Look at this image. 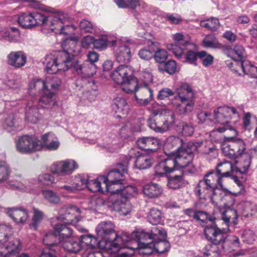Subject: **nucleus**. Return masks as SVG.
<instances>
[{"mask_svg": "<svg viewBox=\"0 0 257 257\" xmlns=\"http://www.w3.org/2000/svg\"><path fill=\"white\" fill-rule=\"evenodd\" d=\"M220 217L226 227L221 229L216 224H213L217 233L216 237H213L214 240L220 242L223 246L224 251L234 250L240 245L239 239L235 236L227 235L226 232L229 230V227L231 224L235 225L238 223L237 211L234 209L227 208L221 212Z\"/></svg>", "mask_w": 257, "mask_h": 257, "instance_id": "obj_1", "label": "nucleus"}, {"mask_svg": "<svg viewBox=\"0 0 257 257\" xmlns=\"http://www.w3.org/2000/svg\"><path fill=\"white\" fill-rule=\"evenodd\" d=\"M173 40L175 44L171 46L170 50L175 57L179 59H184V61L196 65L199 52L192 50L194 45L189 39L182 33H176L173 35Z\"/></svg>", "mask_w": 257, "mask_h": 257, "instance_id": "obj_2", "label": "nucleus"}, {"mask_svg": "<svg viewBox=\"0 0 257 257\" xmlns=\"http://www.w3.org/2000/svg\"><path fill=\"white\" fill-rule=\"evenodd\" d=\"M218 185L222 186L221 177L215 171H210L198 183L196 187V194L200 199H209L213 204L216 205L215 191Z\"/></svg>", "mask_w": 257, "mask_h": 257, "instance_id": "obj_3", "label": "nucleus"}, {"mask_svg": "<svg viewBox=\"0 0 257 257\" xmlns=\"http://www.w3.org/2000/svg\"><path fill=\"white\" fill-rule=\"evenodd\" d=\"M133 235L135 236L137 239L136 243L137 247H135V253L138 252L143 255H150L155 250L153 243V239L158 235L163 236L164 232V229L162 227H154L150 232L141 230V231L134 232Z\"/></svg>", "mask_w": 257, "mask_h": 257, "instance_id": "obj_4", "label": "nucleus"}, {"mask_svg": "<svg viewBox=\"0 0 257 257\" xmlns=\"http://www.w3.org/2000/svg\"><path fill=\"white\" fill-rule=\"evenodd\" d=\"M135 150L132 149L129 154V158L126 157V160L118 164L116 169L110 171L105 176V181L111 194L118 193L123 187L124 174L127 172V165L135 154Z\"/></svg>", "mask_w": 257, "mask_h": 257, "instance_id": "obj_5", "label": "nucleus"}, {"mask_svg": "<svg viewBox=\"0 0 257 257\" xmlns=\"http://www.w3.org/2000/svg\"><path fill=\"white\" fill-rule=\"evenodd\" d=\"M78 37H71L63 41L62 46L63 50L54 52L52 55L60 66V69L63 71L67 70L72 66V60L74 55L79 52L77 49L76 43L78 41Z\"/></svg>", "mask_w": 257, "mask_h": 257, "instance_id": "obj_6", "label": "nucleus"}, {"mask_svg": "<svg viewBox=\"0 0 257 257\" xmlns=\"http://www.w3.org/2000/svg\"><path fill=\"white\" fill-rule=\"evenodd\" d=\"M110 76L114 82L121 85V90L125 93H133L138 90L137 81L133 77L131 67L124 65H120Z\"/></svg>", "mask_w": 257, "mask_h": 257, "instance_id": "obj_7", "label": "nucleus"}, {"mask_svg": "<svg viewBox=\"0 0 257 257\" xmlns=\"http://www.w3.org/2000/svg\"><path fill=\"white\" fill-rule=\"evenodd\" d=\"M71 67L79 75L81 79H78L76 84L80 87H85L87 89L91 87V90L95 91L97 86L91 77L96 73V66L88 62L81 63L78 61H74Z\"/></svg>", "mask_w": 257, "mask_h": 257, "instance_id": "obj_8", "label": "nucleus"}, {"mask_svg": "<svg viewBox=\"0 0 257 257\" xmlns=\"http://www.w3.org/2000/svg\"><path fill=\"white\" fill-rule=\"evenodd\" d=\"M214 114L215 122L220 123L223 126L215 129L213 132L222 133L225 131H230L233 136L237 135V131L229 125L232 115H238L235 108L227 106H220L214 110Z\"/></svg>", "mask_w": 257, "mask_h": 257, "instance_id": "obj_9", "label": "nucleus"}, {"mask_svg": "<svg viewBox=\"0 0 257 257\" xmlns=\"http://www.w3.org/2000/svg\"><path fill=\"white\" fill-rule=\"evenodd\" d=\"M138 231L141 230L133 231L131 235L126 232H122L120 235L115 233L114 239L112 241H107L106 245H104L105 252L112 254L117 252L121 248H135V247L131 245L136 243L137 239L133 234Z\"/></svg>", "mask_w": 257, "mask_h": 257, "instance_id": "obj_10", "label": "nucleus"}, {"mask_svg": "<svg viewBox=\"0 0 257 257\" xmlns=\"http://www.w3.org/2000/svg\"><path fill=\"white\" fill-rule=\"evenodd\" d=\"M177 96L175 99H179L181 104H178L177 106L180 108L179 113H185L190 112L193 108L194 103L192 99L194 97V92L192 88L187 83H181L177 88Z\"/></svg>", "mask_w": 257, "mask_h": 257, "instance_id": "obj_11", "label": "nucleus"}, {"mask_svg": "<svg viewBox=\"0 0 257 257\" xmlns=\"http://www.w3.org/2000/svg\"><path fill=\"white\" fill-rule=\"evenodd\" d=\"M204 231L205 237L210 243L203 248V254L207 257H220L224 250L220 242L214 240L213 237H216L217 233L213 224L207 226L204 228Z\"/></svg>", "mask_w": 257, "mask_h": 257, "instance_id": "obj_12", "label": "nucleus"}, {"mask_svg": "<svg viewBox=\"0 0 257 257\" xmlns=\"http://www.w3.org/2000/svg\"><path fill=\"white\" fill-rule=\"evenodd\" d=\"M193 152L192 148L189 146V143L179 151L172 152L179 169L185 168L187 171L191 173L195 171L196 168L192 163L194 158Z\"/></svg>", "mask_w": 257, "mask_h": 257, "instance_id": "obj_13", "label": "nucleus"}, {"mask_svg": "<svg viewBox=\"0 0 257 257\" xmlns=\"http://www.w3.org/2000/svg\"><path fill=\"white\" fill-rule=\"evenodd\" d=\"M228 142L222 145L223 155L230 159H236L241 156L245 150L243 141L238 138L228 137Z\"/></svg>", "mask_w": 257, "mask_h": 257, "instance_id": "obj_14", "label": "nucleus"}, {"mask_svg": "<svg viewBox=\"0 0 257 257\" xmlns=\"http://www.w3.org/2000/svg\"><path fill=\"white\" fill-rule=\"evenodd\" d=\"M17 150L22 154H29L42 149V144L34 136L25 135L16 142Z\"/></svg>", "mask_w": 257, "mask_h": 257, "instance_id": "obj_15", "label": "nucleus"}, {"mask_svg": "<svg viewBox=\"0 0 257 257\" xmlns=\"http://www.w3.org/2000/svg\"><path fill=\"white\" fill-rule=\"evenodd\" d=\"M53 228L54 231L48 232L45 234L43 238V243L47 245L53 246L55 244L54 243L49 241V239H52L55 237L59 236L61 242L73 237L72 236V230L64 224H57L55 225Z\"/></svg>", "mask_w": 257, "mask_h": 257, "instance_id": "obj_16", "label": "nucleus"}, {"mask_svg": "<svg viewBox=\"0 0 257 257\" xmlns=\"http://www.w3.org/2000/svg\"><path fill=\"white\" fill-rule=\"evenodd\" d=\"M77 163L69 159L54 163L50 167L51 172L59 176L70 175L78 168Z\"/></svg>", "mask_w": 257, "mask_h": 257, "instance_id": "obj_17", "label": "nucleus"}, {"mask_svg": "<svg viewBox=\"0 0 257 257\" xmlns=\"http://www.w3.org/2000/svg\"><path fill=\"white\" fill-rule=\"evenodd\" d=\"M171 155L163 161L160 162L155 168L154 179L156 178L164 177L167 173H171L175 170L179 169L174 156L171 153Z\"/></svg>", "mask_w": 257, "mask_h": 257, "instance_id": "obj_18", "label": "nucleus"}, {"mask_svg": "<svg viewBox=\"0 0 257 257\" xmlns=\"http://www.w3.org/2000/svg\"><path fill=\"white\" fill-rule=\"evenodd\" d=\"M96 231L98 236L101 238V242L112 241L115 236L114 225L111 221H102L97 226Z\"/></svg>", "mask_w": 257, "mask_h": 257, "instance_id": "obj_19", "label": "nucleus"}, {"mask_svg": "<svg viewBox=\"0 0 257 257\" xmlns=\"http://www.w3.org/2000/svg\"><path fill=\"white\" fill-rule=\"evenodd\" d=\"M52 9L54 10V12H50L44 11L46 12L51 13L50 15L48 16V20L45 27L58 34L60 29L62 27V25L65 24V19L62 13H57L55 10Z\"/></svg>", "mask_w": 257, "mask_h": 257, "instance_id": "obj_20", "label": "nucleus"}, {"mask_svg": "<svg viewBox=\"0 0 257 257\" xmlns=\"http://www.w3.org/2000/svg\"><path fill=\"white\" fill-rule=\"evenodd\" d=\"M5 212L18 224H24L29 217L28 210L23 207H8Z\"/></svg>", "mask_w": 257, "mask_h": 257, "instance_id": "obj_21", "label": "nucleus"}, {"mask_svg": "<svg viewBox=\"0 0 257 257\" xmlns=\"http://www.w3.org/2000/svg\"><path fill=\"white\" fill-rule=\"evenodd\" d=\"M137 144L141 149L154 152L160 147L161 141L155 137H144L139 138Z\"/></svg>", "mask_w": 257, "mask_h": 257, "instance_id": "obj_22", "label": "nucleus"}, {"mask_svg": "<svg viewBox=\"0 0 257 257\" xmlns=\"http://www.w3.org/2000/svg\"><path fill=\"white\" fill-rule=\"evenodd\" d=\"M27 60V56L23 51H12L7 56V64L15 68L23 67Z\"/></svg>", "mask_w": 257, "mask_h": 257, "instance_id": "obj_23", "label": "nucleus"}, {"mask_svg": "<svg viewBox=\"0 0 257 257\" xmlns=\"http://www.w3.org/2000/svg\"><path fill=\"white\" fill-rule=\"evenodd\" d=\"M88 189L92 192H100L102 193L109 192L105 176H100L95 179L89 178Z\"/></svg>", "mask_w": 257, "mask_h": 257, "instance_id": "obj_24", "label": "nucleus"}, {"mask_svg": "<svg viewBox=\"0 0 257 257\" xmlns=\"http://www.w3.org/2000/svg\"><path fill=\"white\" fill-rule=\"evenodd\" d=\"M12 245H7L6 246V250L0 252V257H29L27 253H22L19 255V247L21 242L19 239H15L10 242Z\"/></svg>", "mask_w": 257, "mask_h": 257, "instance_id": "obj_25", "label": "nucleus"}, {"mask_svg": "<svg viewBox=\"0 0 257 257\" xmlns=\"http://www.w3.org/2000/svg\"><path fill=\"white\" fill-rule=\"evenodd\" d=\"M13 228L11 226L6 224H0V247L6 250V246L12 245L10 242L15 239L12 236Z\"/></svg>", "mask_w": 257, "mask_h": 257, "instance_id": "obj_26", "label": "nucleus"}, {"mask_svg": "<svg viewBox=\"0 0 257 257\" xmlns=\"http://www.w3.org/2000/svg\"><path fill=\"white\" fill-rule=\"evenodd\" d=\"M114 210L120 215H126L132 210V205L128 199L122 196L117 198L113 203Z\"/></svg>", "mask_w": 257, "mask_h": 257, "instance_id": "obj_27", "label": "nucleus"}, {"mask_svg": "<svg viewBox=\"0 0 257 257\" xmlns=\"http://www.w3.org/2000/svg\"><path fill=\"white\" fill-rule=\"evenodd\" d=\"M40 118L38 108L35 107L32 100L29 101L25 107V119L30 123H36Z\"/></svg>", "mask_w": 257, "mask_h": 257, "instance_id": "obj_28", "label": "nucleus"}, {"mask_svg": "<svg viewBox=\"0 0 257 257\" xmlns=\"http://www.w3.org/2000/svg\"><path fill=\"white\" fill-rule=\"evenodd\" d=\"M143 194L148 198H154L160 196L163 193L162 188L158 184L149 183L142 187Z\"/></svg>", "mask_w": 257, "mask_h": 257, "instance_id": "obj_29", "label": "nucleus"}, {"mask_svg": "<svg viewBox=\"0 0 257 257\" xmlns=\"http://www.w3.org/2000/svg\"><path fill=\"white\" fill-rule=\"evenodd\" d=\"M56 104L54 94L48 88L43 90L38 101V106L41 108H51Z\"/></svg>", "mask_w": 257, "mask_h": 257, "instance_id": "obj_30", "label": "nucleus"}, {"mask_svg": "<svg viewBox=\"0 0 257 257\" xmlns=\"http://www.w3.org/2000/svg\"><path fill=\"white\" fill-rule=\"evenodd\" d=\"M112 108L116 113L122 115L128 114L130 107L125 98L121 96H117L113 100Z\"/></svg>", "mask_w": 257, "mask_h": 257, "instance_id": "obj_31", "label": "nucleus"}, {"mask_svg": "<svg viewBox=\"0 0 257 257\" xmlns=\"http://www.w3.org/2000/svg\"><path fill=\"white\" fill-rule=\"evenodd\" d=\"M115 57L118 63L125 64L128 62L131 58V51L129 46L127 44L120 46L116 50Z\"/></svg>", "mask_w": 257, "mask_h": 257, "instance_id": "obj_32", "label": "nucleus"}, {"mask_svg": "<svg viewBox=\"0 0 257 257\" xmlns=\"http://www.w3.org/2000/svg\"><path fill=\"white\" fill-rule=\"evenodd\" d=\"M216 169L215 173L221 177V179L222 177L232 176L233 172L236 171L235 168H234L232 163L229 161L219 163Z\"/></svg>", "mask_w": 257, "mask_h": 257, "instance_id": "obj_33", "label": "nucleus"}, {"mask_svg": "<svg viewBox=\"0 0 257 257\" xmlns=\"http://www.w3.org/2000/svg\"><path fill=\"white\" fill-rule=\"evenodd\" d=\"M164 235L161 236L158 235L155 237V239H153V246L154 249L159 253H164L165 251H167L170 248L169 242L165 239L166 236V233L164 229Z\"/></svg>", "mask_w": 257, "mask_h": 257, "instance_id": "obj_34", "label": "nucleus"}, {"mask_svg": "<svg viewBox=\"0 0 257 257\" xmlns=\"http://www.w3.org/2000/svg\"><path fill=\"white\" fill-rule=\"evenodd\" d=\"M61 242L64 249L71 253H76L82 248L79 240L74 237Z\"/></svg>", "mask_w": 257, "mask_h": 257, "instance_id": "obj_35", "label": "nucleus"}, {"mask_svg": "<svg viewBox=\"0 0 257 257\" xmlns=\"http://www.w3.org/2000/svg\"><path fill=\"white\" fill-rule=\"evenodd\" d=\"M79 240L82 248H93L98 246L101 242L95 236L90 234L81 235Z\"/></svg>", "mask_w": 257, "mask_h": 257, "instance_id": "obj_36", "label": "nucleus"}, {"mask_svg": "<svg viewBox=\"0 0 257 257\" xmlns=\"http://www.w3.org/2000/svg\"><path fill=\"white\" fill-rule=\"evenodd\" d=\"M230 69L235 72H238L239 69H241L243 72L248 75L252 67L254 66L247 60H244L241 62H235L228 64Z\"/></svg>", "mask_w": 257, "mask_h": 257, "instance_id": "obj_37", "label": "nucleus"}, {"mask_svg": "<svg viewBox=\"0 0 257 257\" xmlns=\"http://www.w3.org/2000/svg\"><path fill=\"white\" fill-rule=\"evenodd\" d=\"M184 143L183 140L179 137L175 136L169 137L165 143V147L168 150L174 149V152H178L183 149Z\"/></svg>", "mask_w": 257, "mask_h": 257, "instance_id": "obj_38", "label": "nucleus"}, {"mask_svg": "<svg viewBox=\"0 0 257 257\" xmlns=\"http://www.w3.org/2000/svg\"><path fill=\"white\" fill-rule=\"evenodd\" d=\"M56 58L54 56L51 54L46 57L45 60L44 64L45 65L46 70L47 72L50 74H53L57 72L60 70L59 64L58 62L56 61Z\"/></svg>", "mask_w": 257, "mask_h": 257, "instance_id": "obj_39", "label": "nucleus"}, {"mask_svg": "<svg viewBox=\"0 0 257 257\" xmlns=\"http://www.w3.org/2000/svg\"><path fill=\"white\" fill-rule=\"evenodd\" d=\"M18 22L23 28H31L35 26L32 13H23L18 18Z\"/></svg>", "mask_w": 257, "mask_h": 257, "instance_id": "obj_40", "label": "nucleus"}, {"mask_svg": "<svg viewBox=\"0 0 257 257\" xmlns=\"http://www.w3.org/2000/svg\"><path fill=\"white\" fill-rule=\"evenodd\" d=\"M63 210H65V213L63 215L64 216L62 217V218L66 220L67 222H73L74 221V219H76V221L79 220L76 213H79L80 212V210L76 206H70L65 207L62 209L61 211L62 212Z\"/></svg>", "mask_w": 257, "mask_h": 257, "instance_id": "obj_41", "label": "nucleus"}, {"mask_svg": "<svg viewBox=\"0 0 257 257\" xmlns=\"http://www.w3.org/2000/svg\"><path fill=\"white\" fill-rule=\"evenodd\" d=\"M189 146L192 148L193 151H198L199 153L202 154H209L213 152L215 148L213 145L212 146H208L206 143H203L202 142L193 143H189Z\"/></svg>", "mask_w": 257, "mask_h": 257, "instance_id": "obj_42", "label": "nucleus"}, {"mask_svg": "<svg viewBox=\"0 0 257 257\" xmlns=\"http://www.w3.org/2000/svg\"><path fill=\"white\" fill-rule=\"evenodd\" d=\"M116 42V38H112L108 36H103L98 39H94V47L96 49L102 50L106 48L107 45L111 44V45H114Z\"/></svg>", "mask_w": 257, "mask_h": 257, "instance_id": "obj_43", "label": "nucleus"}, {"mask_svg": "<svg viewBox=\"0 0 257 257\" xmlns=\"http://www.w3.org/2000/svg\"><path fill=\"white\" fill-rule=\"evenodd\" d=\"M1 35L7 40L10 42H16L20 36L19 30L14 27L5 29L1 32Z\"/></svg>", "mask_w": 257, "mask_h": 257, "instance_id": "obj_44", "label": "nucleus"}, {"mask_svg": "<svg viewBox=\"0 0 257 257\" xmlns=\"http://www.w3.org/2000/svg\"><path fill=\"white\" fill-rule=\"evenodd\" d=\"M153 164V160L148 155H139L137 156L135 166L139 169H147L150 168Z\"/></svg>", "mask_w": 257, "mask_h": 257, "instance_id": "obj_45", "label": "nucleus"}, {"mask_svg": "<svg viewBox=\"0 0 257 257\" xmlns=\"http://www.w3.org/2000/svg\"><path fill=\"white\" fill-rule=\"evenodd\" d=\"M238 208L241 209L242 213L245 217L252 216L257 210L256 205L250 201H244L240 203L238 205Z\"/></svg>", "mask_w": 257, "mask_h": 257, "instance_id": "obj_46", "label": "nucleus"}, {"mask_svg": "<svg viewBox=\"0 0 257 257\" xmlns=\"http://www.w3.org/2000/svg\"><path fill=\"white\" fill-rule=\"evenodd\" d=\"M148 221L153 225L162 223L163 221L161 211L157 208H152L148 215Z\"/></svg>", "mask_w": 257, "mask_h": 257, "instance_id": "obj_47", "label": "nucleus"}, {"mask_svg": "<svg viewBox=\"0 0 257 257\" xmlns=\"http://www.w3.org/2000/svg\"><path fill=\"white\" fill-rule=\"evenodd\" d=\"M76 27L73 25H68L66 24V20H65V24L62 25V28L60 29L58 34L60 35H64L66 37L63 41L67 39L70 38L71 37H76L74 35Z\"/></svg>", "mask_w": 257, "mask_h": 257, "instance_id": "obj_48", "label": "nucleus"}, {"mask_svg": "<svg viewBox=\"0 0 257 257\" xmlns=\"http://www.w3.org/2000/svg\"><path fill=\"white\" fill-rule=\"evenodd\" d=\"M200 25L202 27L205 28L212 31H214L218 29L220 23L218 19L211 18L209 19L201 21Z\"/></svg>", "mask_w": 257, "mask_h": 257, "instance_id": "obj_49", "label": "nucleus"}, {"mask_svg": "<svg viewBox=\"0 0 257 257\" xmlns=\"http://www.w3.org/2000/svg\"><path fill=\"white\" fill-rule=\"evenodd\" d=\"M42 195L47 202L53 204H57L60 201L59 196L55 192L50 190H44L42 191Z\"/></svg>", "mask_w": 257, "mask_h": 257, "instance_id": "obj_50", "label": "nucleus"}, {"mask_svg": "<svg viewBox=\"0 0 257 257\" xmlns=\"http://www.w3.org/2000/svg\"><path fill=\"white\" fill-rule=\"evenodd\" d=\"M243 160L240 161L238 166L235 167L236 171L241 174L245 173L248 170L251 163V157L248 154H244L243 156Z\"/></svg>", "mask_w": 257, "mask_h": 257, "instance_id": "obj_51", "label": "nucleus"}, {"mask_svg": "<svg viewBox=\"0 0 257 257\" xmlns=\"http://www.w3.org/2000/svg\"><path fill=\"white\" fill-rule=\"evenodd\" d=\"M195 219L202 223H207L208 221H209L211 224L207 225L205 228L208 225L211 226L212 224H215L214 222L215 218L214 216H210L206 212L202 211L196 212Z\"/></svg>", "mask_w": 257, "mask_h": 257, "instance_id": "obj_52", "label": "nucleus"}, {"mask_svg": "<svg viewBox=\"0 0 257 257\" xmlns=\"http://www.w3.org/2000/svg\"><path fill=\"white\" fill-rule=\"evenodd\" d=\"M202 44L204 47L211 48H218L221 46L214 35L206 36L202 41Z\"/></svg>", "mask_w": 257, "mask_h": 257, "instance_id": "obj_53", "label": "nucleus"}, {"mask_svg": "<svg viewBox=\"0 0 257 257\" xmlns=\"http://www.w3.org/2000/svg\"><path fill=\"white\" fill-rule=\"evenodd\" d=\"M183 183L182 175H175L168 178V186L173 189H178Z\"/></svg>", "mask_w": 257, "mask_h": 257, "instance_id": "obj_54", "label": "nucleus"}, {"mask_svg": "<svg viewBox=\"0 0 257 257\" xmlns=\"http://www.w3.org/2000/svg\"><path fill=\"white\" fill-rule=\"evenodd\" d=\"M46 88L50 87L53 89H57L61 84V80L56 76L47 77L45 81Z\"/></svg>", "mask_w": 257, "mask_h": 257, "instance_id": "obj_55", "label": "nucleus"}, {"mask_svg": "<svg viewBox=\"0 0 257 257\" xmlns=\"http://www.w3.org/2000/svg\"><path fill=\"white\" fill-rule=\"evenodd\" d=\"M154 52L155 49L153 48V47L150 46L141 49L139 52L138 55L141 59L149 60L153 57Z\"/></svg>", "mask_w": 257, "mask_h": 257, "instance_id": "obj_56", "label": "nucleus"}, {"mask_svg": "<svg viewBox=\"0 0 257 257\" xmlns=\"http://www.w3.org/2000/svg\"><path fill=\"white\" fill-rule=\"evenodd\" d=\"M79 183H73L71 185H65L59 187V190L61 195L64 193H74L79 190Z\"/></svg>", "mask_w": 257, "mask_h": 257, "instance_id": "obj_57", "label": "nucleus"}, {"mask_svg": "<svg viewBox=\"0 0 257 257\" xmlns=\"http://www.w3.org/2000/svg\"><path fill=\"white\" fill-rule=\"evenodd\" d=\"M43 212L38 209L34 208V215L32 218V222L30 224L31 227L35 230L37 228L38 224L41 222L43 218Z\"/></svg>", "mask_w": 257, "mask_h": 257, "instance_id": "obj_58", "label": "nucleus"}, {"mask_svg": "<svg viewBox=\"0 0 257 257\" xmlns=\"http://www.w3.org/2000/svg\"><path fill=\"white\" fill-rule=\"evenodd\" d=\"M121 191V193L124 198L128 199V198L133 197L137 194V189L133 186H125L123 184V188L119 191Z\"/></svg>", "mask_w": 257, "mask_h": 257, "instance_id": "obj_59", "label": "nucleus"}, {"mask_svg": "<svg viewBox=\"0 0 257 257\" xmlns=\"http://www.w3.org/2000/svg\"><path fill=\"white\" fill-rule=\"evenodd\" d=\"M34 20L35 21L34 25H41L45 27L48 20V16H45L44 14L39 12L32 13Z\"/></svg>", "mask_w": 257, "mask_h": 257, "instance_id": "obj_60", "label": "nucleus"}, {"mask_svg": "<svg viewBox=\"0 0 257 257\" xmlns=\"http://www.w3.org/2000/svg\"><path fill=\"white\" fill-rule=\"evenodd\" d=\"M153 57L157 62L162 63L167 59L168 54L166 50L158 49L157 50H155Z\"/></svg>", "mask_w": 257, "mask_h": 257, "instance_id": "obj_61", "label": "nucleus"}, {"mask_svg": "<svg viewBox=\"0 0 257 257\" xmlns=\"http://www.w3.org/2000/svg\"><path fill=\"white\" fill-rule=\"evenodd\" d=\"M234 57H235V62H241L243 61V58L245 56V53L244 48L239 45H236L234 48Z\"/></svg>", "mask_w": 257, "mask_h": 257, "instance_id": "obj_62", "label": "nucleus"}, {"mask_svg": "<svg viewBox=\"0 0 257 257\" xmlns=\"http://www.w3.org/2000/svg\"><path fill=\"white\" fill-rule=\"evenodd\" d=\"M9 173V168L6 163L4 161H0V182L6 180Z\"/></svg>", "mask_w": 257, "mask_h": 257, "instance_id": "obj_63", "label": "nucleus"}, {"mask_svg": "<svg viewBox=\"0 0 257 257\" xmlns=\"http://www.w3.org/2000/svg\"><path fill=\"white\" fill-rule=\"evenodd\" d=\"M104 199L98 196H93L89 201V207L91 209H96L104 204Z\"/></svg>", "mask_w": 257, "mask_h": 257, "instance_id": "obj_64", "label": "nucleus"}]
</instances>
